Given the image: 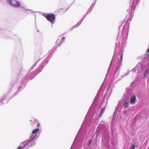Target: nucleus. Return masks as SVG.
<instances>
[{"label":"nucleus","instance_id":"nucleus-1","mask_svg":"<svg viewBox=\"0 0 149 149\" xmlns=\"http://www.w3.org/2000/svg\"><path fill=\"white\" fill-rule=\"evenodd\" d=\"M129 31L128 26L127 24H125L124 26L122 32H118V37L117 38V40L121 38V35L122 34V38L121 42L120 44V45L122 47L125 46L126 43L127 36Z\"/></svg>","mask_w":149,"mask_h":149},{"label":"nucleus","instance_id":"nucleus-2","mask_svg":"<svg viewBox=\"0 0 149 149\" xmlns=\"http://www.w3.org/2000/svg\"><path fill=\"white\" fill-rule=\"evenodd\" d=\"M33 137L32 138H30L29 139L24 141L22 142L20 146L22 149H28L30 147H31L35 144V141L33 140Z\"/></svg>","mask_w":149,"mask_h":149},{"label":"nucleus","instance_id":"nucleus-3","mask_svg":"<svg viewBox=\"0 0 149 149\" xmlns=\"http://www.w3.org/2000/svg\"><path fill=\"white\" fill-rule=\"evenodd\" d=\"M129 104L130 103L128 102L125 101L123 102L122 101H119L116 108V110L120 111L123 107L124 109L128 107L129 106Z\"/></svg>","mask_w":149,"mask_h":149},{"label":"nucleus","instance_id":"nucleus-4","mask_svg":"<svg viewBox=\"0 0 149 149\" xmlns=\"http://www.w3.org/2000/svg\"><path fill=\"white\" fill-rule=\"evenodd\" d=\"M43 15L52 24H54L56 17L54 14H44Z\"/></svg>","mask_w":149,"mask_h":149},{"label":"nucleus","instance_id":"nucleus-5","mask_svg":"<svg viewBox=\"0 0 149 149\" xmlns=\"http://www.w3.org/2000/svg\"><path fill=\"white\" fill-rule=\"evenodd\" d=\"M7 1L9 5L14 8H18L20 6V3L18 1L15 0H7Z\"/></svg>","mask_w":149,"mask_h":149},{"label":"nucleus","instance_id":"nucleus-6","mask_svg":"<svg viewBox=\"0 0 149 149\" xmlns=\"http://www.w3.org/2000/svg\"><path fill=\"white\" fill-rule=\"evenodd\" d=\"M49 61L48 60V58L47 57L45 58L43 61L42 63L40 65L39 67L34 72H37L39 70V72L37 73L32 78V79H33L36 75L37 74H38L42 70V69L44 68V67L45 65V64L47 63Z\"/></svg>","mask_w":149,"mask_h":149},{"label":"nucleus","instance_id":"nucleus-7","mask_svg":"<svg viewBox=\"0 0 149 149\" xmlns=\"http://www.w3.org/2000/svg\"><path fill=\"white\" fill-rule=\"evenodd\" d=\"M139 0H137L136 4L139 2ZM136 1V0H132V3H131V0H130V6L131 7H130L129 12L131 14H132L135 10L136 6V4H135Z\"/></svg>","mask_w":149,"mask_h":149},{"label":"nucleus","instance_id":"nucleus-8","mask_svg":"<svg viewBox=\"0 0 149 149\" xmlns=\"http://www.w3.org/2000/svg\"><path fill=\"white\" fill-rule=\"evenodd\" d=\"M120 60L118 61L117 62V65H116V72L115 74V76L117 74L118 75V71L119 70V68L121 65V63L123 59V52H121V53L120 54Z\"/></svg>","mask_w":149,"mask_h":149},{"label":"nucleus","instance_id":"nucleus-9","mask_svg":"<svg viewBox=\"0 0 149 149\" xmlns=\"http://www.w3.org/2000/svg\"><path fill=\"white\" fill-rule=\"evenodd\" d=\"M87 116V115H86V117L85 119V120H84V122L83 123V124H82V125L81 126V128L80 129L79 131L78 132V134H77V136H76V137L75 138V139H74V142H73V144H72V146L71 147V148L70 149H72V148H73V147L74 146V145L76 144V139H77V137L78 136V134H79V132H80L81 130V129L83 127H84V125L86 123V118Z\"/></svg>","mask_w":149,"mask_h":149},{"label":"nucleus","instance_id":"nucleus-10","mask_svg":"<svg viewBox=\"0 0 149 149\" xmlns=\"http://www.w3.org/2000/svg\"><path fill=\"white\" fill-rule=\"evenodd\" d=\"M39 128H36L33 130L32 131V134L30 137V138L31 139V138H33V140L35 141V140L37 139L39 136V135H38L37 134H36V133L39 131Z\"/></svg>","mask_w":149,"mask_h":149},{"label":"nucleus","instance_id":"nucleus-11","mask_svg":"<svg viewBox=\"0 0 149 149\" xmlns=\"http://www.w3.org/2000/svg\"><path fill=\"white\" fill-rule=\"evenodd\" d=\"M141 68V64L139 63L132 70V71L133 72H136L137 74L139 73H141L142 72V71Z\"/></svg>","mask_w":149,"mask_h":149},{"label":"nucleus","instance_id":"nucleus-12","mask_svg":"<svg viewBox=\"0 0 149 149\" xmlns=\"http://www.w3.org/2000/svg\"><path fill=\"white\" fill-rule=\"evenodd\" d=\"M116 49H115L113 56V58H112V59L111 61V62L110 63L109 67L108 69V70L107 72V74L106 76L105 77V79H105H106V78L107 76L108 72L110 70V69L111 68L112 63L113 62V61H115V59H116V56H117V54H116Z\"/></svg>","mask_w":149,"mask_h":149},{"label":"nucleus","instance_id":"nucleus-13","mask_svg":"<svg viewBox=\"0 0 149 149\" xmlns=\"http://www.w3.org/2000/svg\"><path fill=\"white\" fill-rule=\"evenodd\" d=\"M65 38V37H59L56 42L57 46L58 47L61 46V44L64 42Z\"/></svg>","mask_w":149,"mask_h":149},{"label":"nucleus","instance_id":"nucleus-14","mask_svg":"<svg viewBox=\"0 0 149 149\" xmlns=\"http://www.w3.org/2000/svg\"><path fill=\"white\" fill-rule=\"evenodd\" d=\"M103 104L104 105V106L103 107H102L101 109L100 112L98 116V117L100 118L101 116L102 115L103 113L105 111L107 103L105 102H103L101 105L102 106Z\"/></svg>","mask_w":149,"mask_h":149},{"label":"nucleus","instance_id":"nucleus-15","mask_svg":"<svg viewBox=\"0 0 149 149\" xmlns=\"http://www.w3.org/2000/svg\"><path fill=\"white\" fill-rule=\"evenodd\" d=\"M136 97L135 95H133L131 96L130 99V102L131 103L133 104L135 103L136 101Z\"/></svg>","mask_w":149,"mask_h":149},{"label":"nucleus","instance_id":"nucleus-16","mask_svg":"<svg viewBox=\"0 0 149 149\" xmlns=\"http://www.w3.org/2000/svg\"><path fill=\"white\" fill-rule=\"evenodd\" d=\"M21 9L23 10H25L26 11H29L30 12H32L33 13H35V12H33V10H31L30 9H28L27 8H26V6L24 5H21L19 7Z\"/></svg>","mask_w":149,"mask_h":149},{"label":"nucleus","instance_id":"nucleus-17","mask_svg":"<svg viewBox=\"0 0 149 149\" xmlns=\"http://www.w3.org/2000/svg\"><path fill=\"white\" fill-rule=\"evenodd\" d=\"M86 15H85L84 16V17L83 18H82L80 21L77 24L75 25L72 28V30L73 29L76 28V27H78L79 25H80V24H81V23L82 22L83 20H84V18L86 17Z\"/></svg>","mask_w":149,"mask_h":149},{"label":"nucleus","instance_id":"nucleus-18","mask_svg":"<svg viewBox=\"0 0 149 149\" xmlns=\"http://www.w3.org/2000/svg\"><path fill=\"white\" fill-rule=\"evenodd\" d=\"M111 130L112 131V135L114 137H116L117 135L116 131V129L113 127V126H112L111 127Z\"/></svg>","mask_w":149,"mask_h":149},{"label":"nucleus","instance_id":"nucleus-19","mask_svg":"<svg viewBox=\"0 0 149 149\" xmlns=\"http://www.w3.org/2000/svg\"><path fill=\"white\" fill-rule=\"evenodd\" d=\"M144 76L145 77H146L148 76H149V68H147L146 70L144 73Z\"/></svg>","mask_w":149,"mask_h":149},{"label":"nucleus","instance_id":"nucleus-20","mask_svg":"<svg viewBox=\"0 0 149 149\" xmlns=\"http://www.w3.org/2000/svg\"><path fill=\"white\" fill-rule=\"evenodd\" d=\"M95 2L94 3H93L92 4L90 8H89V9L88 10V12L89 11V12H90V11L92 10V9H93V7H94V6L95 5Z\"/></svg>","mask_w":149,"mask_h":149},{"label":"nucleus","instance_id":"nucleus-21","mask_svg":"<svg viewBox=\"0 0 149 149\" xmlns=\"http://www.w3.org/2000/svg\"><path fill=\"white\" fill-rule=\"evenodd\" d=\"M101 89H102V87H101L99 89L98 92L97 93V95L95 98V100L97 98H98L99 96L100 95V92L101 91Z\"/></svg>","mask_w":149,"mask_h":149},{"label":"nucleus","instance_id":"nucleus-22","mask_svg":"<svg viewBox=\"0 0 149 149\" xmlns=\"http://www.w3.org/2000/svg\"><path fill=\"white\" fill-rule=\"evenodd\" d=\"M93 140V138H91L90 139H88V142L87 143V145L88 146H89L91 143V142Z\"/></svg>","mask_w":149,"mask_h":149},{"label":"nucleus","instance_id":"nucleus-23","mask_svg":"<svg viewBox=\"0 0 149 149\" xmlns=\"http://www.w3.org/2000/svg\"><path fill=\"white\" fill-rule=\"evenodd\" d=\"M146 66L145 65H143L141 64V70L142 71V72L143 70L144 69H145L146 68Z\"/></svg>","mask_w":149,"mask_h":149},{"label":"nucleus","instance_id":"nucleus-24","mask_svg":"<svg viewBox=\"0 0 149 149\" xmlns=\"http://www.w3.org/2000/svg\"><path fill=\"white\" fill-rule=\"evenodd\" d=\"M5 97L2 98L1 99H0V104H3L2 102L5 99Z\"/></svg>","mask_w":149,"mask_h":149},{"label":"nucleus","instance_id":"nucleus-25","mask_svg":"<svg viewBox=\"0 0 149 149\" xmlns=\"http://www.w3.org/2000/svg\"><path fill=\"white\" fill-rule=\"evenodd\" d=\"M105 145H106V146L107 147L108 149H109V147H110V146H109L110 145L109 143V142H108V141H107V143H106Z\"/></svg>","mask_w":149,"mask_h":149},{"label":"nucleus","instance_id":"nucleus-26","mask_svg":"<svg viewBox=\"0 0 149 149\" xmlns=\"http://www.w3.org/2000/svg\"><path fill=\"white\" fill-rule=\"evenodd\" d=\"M103 127H104V126H103L102 125H100L97 127V130H98L99 129V128H102Z\"/></svg>","mask_w":149,"mask_h":149},{"label":"nucleus","instance_id":"nucleus-27","mask_svg":"<svg viewBox=\"0 0 149 149\" xmlns=\"http://www.w3.org/2000/svg\"><path fill=\"white\" fill-rule=\"evenodd\" d=\"M120 45V42L118 43H116V48L117 47H118Z\"/></svg>","mask_w":149,"mask_h":149},{"label":"nucleus","instance_id":"nucleus-28","mask_svg":"<svg viewBox=\"0 0 149 149\" xmlns=\"http://www.w3.org/2000/svg\"><path fill=\"white\" fill-rule=\"evenodd\" d=\"M135 145L134 144L133 145L130 149H134L135 148Z\"/></svg>","mask_w":149,"mask_h":149},{"label":"nucleus","instance_id":"nucleus-29","mask_svg":"<svg viewBox=\"0 0 149 149\" xmlns=\"http://www.w3.org/2000/svg\"><path fill=\"white\" fill-rule=\"evenodd\" d=\"M36 63L35 64H34L33 66V67L31 68V69H30V71L31 70H32L33 69V68L36 65Z\"/></svg>","mask_w":149,"mask_h":149},{"label":"nucleus","instance_id":"nucleus-30","mask_svg":"<svg viewBox=\"0 0 149 149\" xmlns=\"http://www.w3.org/2000/svg\"><path fill=\"white\" fill-rule=\"evenodd\" d=\"M17 149H22L21 148V146H19L18 147V148Z\"/></svg>","mask_w":149,"mask_h":149},{"label":"nucleus","instance_id":"nucleus-31","mask_svg":"<svg viewBox=\"0 0 149 149\" xmlns=\"http://www.w3.org/2000/svg\"><path fill=\"white\" fill-rule=\"evenodd\" d=\"M146 52H149V48L147 49Z\"/></svg>","mask_w":149,"mask_h":149},{"label":"nucleus","instance_id":"nucleus-32","mask_svg":"<svg viewBox=\"0 0 149 149\" xmlns=\"http://www.w3.org/2000/svg\"><path fill=\"white\" fill-rule=\"evenodd\" d=\"M40 126V124L39 123H38L37 125V127H38Z\"/></svg>","mask_w":149,"mask_h":149},{"label":"nucleus","instance_id":"nucleus-33","mask_svg":"<svg viewBox=\"0 0 149 149\" xmlns=\"http://www.w3.org/2000/svg\"><path fill=\"white\" fill-rule=\"evenodd\" d=\"M104 141H105V140H103V143H104Z\"/></svg>","mask_w":149,"mask_h":149},{"label":"nucleus","instance_id":"nucleus-34","mask_svg":"<svg viewBox=\"0 0 149 149\" xmlns=\"http://www.w3.org/2000/svg\"><path fill=\"white\" fill-rule=\"evenodd\" d=\"M18 93L17 92H16V93H15V94H16V95H17V94H18Z\"/></svg>","mask_w":149,"mask_h":149},{"label":"nucleus","instance_id":"nucleus-35","mask_svg":"<svg viewBox=\"0 0 149 149\" xmlns=\"http://www.w3.org/2000/svg\"><path fill=\"white\" fill-rule=\"evenodd\" d=\"M124 112H125V113H126V112L127 111H125Z\"/></svg>","mask_w":149,"mask_h":149},{"label":"nucleus","instance_id":"nucleus-36","mask_svg":"<svg viewBox=\"0 0 149 149\" xmlns=\"http://www.w3.org/2000/svg\"><path fill=\"white\" fill-rule=\"evenodd\" d=\"M28 13L29 14V13H30L29 12H28Z\"/></svg>","mask_w":149,"mask_h":149},{"label":"nucleus","instance_id":"nucleus-37","mask_svg":"<svg viewBox=\"0 0 149 149\" xmlns=\"http://www.w3.org/2000/svg\"><path fill=\"white\" fill-rule=\"evenodd\" d=\"M104 130L103 129H101V130Z\"/></svg>","mask_w":149,"mask_h":149},{"label":"nucleus","instance_id":"nucleus-38","mask_svg":"<svg viewBox=\"0 0 149 149\" xmlns=\"http://www.w3.org/2000/svg\"><path fill=\"white\" fill-rule=\"evenodd\" d=\"M148 149H149V147H148Z\"/></svg>","mask_w":149,"mask_h":149},{"label":"nucleus","instance_id":"nucleus-39","mask_svg":"<svg viewBox=\"0 0 149 149\" xmlns=\"http://www.w3.org/2000/svg\"><path fill=\"white\" fill-rule=\"evenodd\" d=\"M52 26H53V25H52Z\"/></svg>","mask_w":149,"mask_h":149},{"label":"nucleus","instance_id":"nucleus-40","mask_svg":"<svg viewBox=\"0 0 149 149\" xmlns=\"http://www.w3.org/2000/svg\"><path fill=\"white\" fill-rule=\"evenodd\" d=\"M51 52L50 51H49V52H50V53H51V52Z\"/></svg>","mask_w":149,"mask_h":149}]
</instances>
